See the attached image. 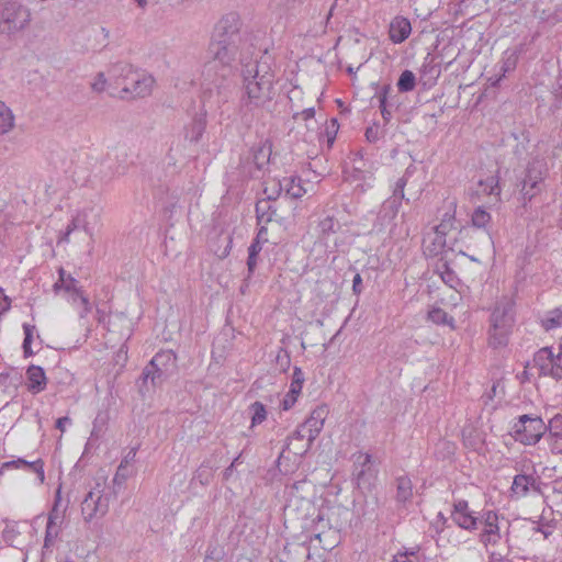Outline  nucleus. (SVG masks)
Returning <instances> with one entry per match:
<instances>
[{
    "instance_id": "nucleus-28",
    "label": "nucleus",
    "mask_w": 562,
    "mask_h": 562,
    "mask_svg": "<svg viewBox=\"0 0 562 562\" xmlns=\"http://www.w3.org/2000/svg\"><path fill=\"white\" fill-rule=\"evenodd\" d=\"M14 127V115L4 102L0 101V136L9 133Z\"/></svg>"
},
{
    "instance_id": "nucleus-25",
    "label": "nucleus",
    "mask_w": 562,
    "mask_h": 562,
    "mask_svg": "<svg viewBox=\"0 0 562 562\" xmlns=\"http://www.w3.org/2000/svg\"><path fill=\"white\" fill-rule=\"evenodd\" d=\"M133 72H134L133 67L125 63L115 64L109 69V76L111 79L115 80L116 86L122 85V82H120V79H122L124 82H126Z\"/></svg>"
},
{
    "instance_id": "nucleus-33",
    "label": "nucleus",
    "mask_w": 562,
    "mask_h": 562,
    "mask_svg": "<svg viewBox=\"0 0 562 562\" xmlns=\"http://www.w3.org/2000/svg\"><path fill=\"white\" fill-rule=\"evenodd\" d=\"M416 86V77L413 71L404 70L396 83V87L400 92H409L415 89Z\"/></svg>"
},
{
    "instance_id": "nucleus-59",
    "label": "nucleus",
    "mask_w": 562,
    "mask_h": 562,
    "mask_svg": "<svg viewBox=\"0 0 562 562\" xmlns=\"http://www.w3.org/2000/svg\"><path fill=\"white\" fill-rule=\"evenodd\" d=\"M401 204H402V202H401V201H398V200H396V199H392V198H390V199H387V200L385 201L384 206H385L386 209H389V210L391 211L392 215L394 216V215H396V214H397V212H398V210H400Z\"/></svg>"
},
{
    "instance_id": "nucleus-11",
    "label": "nucleus",
    "mask_w": 562,
    "mask_h": 562,
    "mask_svg": "<svg viewBox=\"0 0 562 562\" xmlns=\"http://www.w3.org/2000/svg\"><path fill=\"white\" fill-rule=\"evenodd\" d=\"M543 181L542 165L539 161H532L526 169V176L522 181L521 194L524 202H530L540 193V184Z\"/></svg>"
},
{
    "instance_id": "nucleus-17",
    "label": "nucleus",
    "mask_w": 562,
    "mask_h": 562,
    "mask_svg": "<svg viewBox=\"0 0 562 562\" xmlns=\"http://www.w3.org/2000/svg\"><path fill=\"white\" fill-rule=\"evenodd\" d=\"M282 191L292 199H300L306 193L301 179L295 176L284 177L282 180L274 182L276 196H279Z\"/></svg>"
},
{
    "instance_id": "nucleus-48",
    "label": "nucleus",
    "mask_w": 562,
    "mask_h": 562,
    "mask_svg": "<svg viewBox=\"0 0 562 562\" xmlns=\"http://www.w3.org/2000/svg\"><path fill=\"white\" fill-rule=\"evenodd\" d=\"M106 82L108 80L105 78V75L103 72H98L93 81L91 82V89L94 92L101 93L105 90Z\"/></svg>"
},
{
    "instance_id": "nucleus-15",
    "label": "nucleus",
    "mask_w": 562,
    "mask_h": 562,
    "mask_svg": "<svg viewBox=\"0 0 562 562\" xmlns=\"http://www.w3.org/2000/svg\"><path fill=\"white\" fill-rule=\"evenodd\" d=\"M484 529L480 535V541L487 547L488 544H496L501 540L498 516L493 510H487L482 516Z\"/></svg>"
},
{
    "instance_id": "nucleus-30",
    "label": "nucleus",
    "mask_w": 562,
    "mask_h": 562,
    "mask_svg": "<svg viewBox=\"0 0 562 562\" xmlns=\"http://www.w3.org/2000/svg\"><path fill=\"white\" fill-rule=\"evenodd\" d=\"M427 317H428V319L430 322H432L436 325H448L451 328L454 327V325H453V323H454L453 317L449 316L448 313L446 311H443L442 308H440V307H432L428 312V316Z\"/></svg>"
},
{
    "instance_id": "nucleus-26",
    "label": "nucleus",
    "mask_w": 562,
    "mask_h": 562,
    "mask_svg": "<svg viewBox=\"0 0 562 562\" xmlns=\"http://www.w3.org/2000/svg\"><path fill=\"white\" fill-rule=\"evenodd\" d=\"M307 487H310V482H307L306 479H303L293 483H286L284 486V493L291 502L292 498H304Z\"/></svg>"
},
{
    "instance_id": "nucleus-58",
    "label": "nucleus",
    "mask_w": 562,
    "mask_h": 562,
    "mask_svg": "<svg viewBox=\"0 0 562 562\" xmlns=\"http://www.w3.org/2000/svg\"><path fill=\"white\" fill-rule=\"evenodd\" d=\"M379 137H380V135H379V127L376 125L369 126L366 130V138H367L368 142L375 143L379 139Z\"/></svg>"
},
{
    "instance_id": "nucleus-5",
    "label": "nucleus",
    "mask_w": 562,
    "mask_h": 562,
    "mask_svg": "<svg viewBox=\"0 0 562 562\" xmlns=\"http://www.w3.org/2000/svg\"><path fill=\"white\" fill-rule=\"evenodd\" d=\"M177 371V355L172 350L157 352L143 370V379L154 386L161 385Z\"/></svg>"
},
{
    "instance_id": "nucleus-13",
    "label": "nucleus",
    "mask_w": 562,
    "mask_h": 562,
    "mask_svg": "<svg viewBox=\"0 0 562 562\" xmlns=\"http://www.w3.org/2000/svg\"><path fill=\"white\" fill-rule=\"evenodd\" d=\"M353 458V480L358 486L370 484L374 477L372 456L370 453L357 452Z\"/></svg>"
},
{
    "instance_id": "nucleus-44",
    "label": "nucleus",
    "mask_w": 562,
    "mask_h": 562,
    "mask_svg": "<svg viewBox=\"0 0 562 562\" xmlns=\"http://www.w3.org/2000/svg\"><path fill=\"white\" fill-rule=\"evenodd\" d=\"M272 3L285 11V12H293L297 10L306 0H271Z\"/></svg>"
},
{
    "instance_id": "nucleus-56",
    "label": "nucleus",
    "mask_w": 562,
    "mask_h": 562,
    "mask_svg": "<svg viewBox=\"0 0 562 562\" xmlns=\"http://www.w3.org/2000/svg\"><path fill=\"white\" fill-rule=\"evenodd\" d=\"M314 116H315V109L314 108H307V109H304L301 112H296V113L293 114V119L294 120L302 119L304 121L312 120Z\"/></svg>"
},
{
    "instance_id": "nucleus-16",
    "label": "nucleus",
    "mask_w": 562,
    "mask_h": 562,
    "mask_svg": "<svg viewBox=\"0 0 562 562\" xmlns=\"http://www.w3.org/2000/svg\"><path fill=\"white\" fill-rule=\"evenodd\" d=\"M26 390L36 395L46 390L47 376L44 369L40 366L31 364L25 372Z\"/></svg>"
},
{
    "instance_id": "nucleus-38",
    "label": "nucleus",
    "mask_w": 562,
    "mask_h": 562,
    "mask_svg": "<svg viewBox=\"0 0 562 562\" xmlns=\"http://www.w3.org/2000/svg\"><path fill=\"white\" fill-rule=\"evenodd\" d=\"M479 184H480V187L483 188V192L487 195H499L501 194L497 176L487 177L485 180H481L479 182Z\"/></svg>"
},
{
    "instance_id": "nucleus-32",
    "label": "nucleus",
    "mask_w": 562,
    "mask_h": 562,
    "mask_svg": "<svg viewBox=\"0 0 562 562\" xmlns=\"http://www.w3.org/2000/svg\"><path fill=\"white\" fill-rule=\"evenodd\" d=\"M541 325L546 330L562 327V311L560 308L549 311L541 319Z\"/></svg>"
},
{
    "instance_id": "nucleus-1",
    "label": "nucleus",
    "mask_w": 562,
    "mask_h": 562,
    "mask_svg": "<svg viewBox=\"0 0 562 562\" xmlns=\"http://www.w3.org/2000/svg\"><path fill=\"white\" fill-rule=\"evenodd\" d=\"M212 59L202 71L203 102L210 106L221 108L232 94L233 63L236 59L238 44L213 40L209 46Z\"/></svg>"
},
{
    "instance_id": "nucleus-40",
    "label": "nucleus",
    "mask_w": 562,
    "mask_h": 562,
    "mask_svg": "<svg viewBox=\"0 0 562 562\" xmlns=\"http://www.w3.org/2000/svg\"><path fill=\"white\" fill-rule=\"evenodd\" d=\"M547 428V437L546 438H552L554 436H561L562 437V415L557 414L554 415L548 424H546Z\"/></svg>"
},
{
    "instance_id": "nucleus-10",
    "label": "nucleus",
    "mask_w": 562,
    "mask_h": 562,
    "mask_svg": "<svg viewBox=\"0 0 562 562\" xmlns=\"http://www.w3.org/2000/svg\"><path fill=\"white\" fill-rule=\"evenodd\" d=\"M154 85L155 78L151 75L134 70L122 87V92L132 98H146L151 94Z\"/></svg>"
},
{
    "instance_id": "nucleus-49",
    "label": "nucleus",
    "mask_w": 562,
    "mask_h": 562,
    "mask_svg": "<svg viewBox=\"0 0 562 562\" xmlns=\"http://www.w3.org/2000/svg\"><path fill=\"white\" fill-rule=\"evenodd\" d=\"M267 232V228L265 226H261L259 228V232L257 234V237L251 241L248 252L259 256L260 251L262 250V245L260 243V236Z\"/></svg>"
},
{
    "instance_id": "nucleus-27",
    "label": "nucleus",
    "mask_w": 562,
    "mask_h": 562,
    "mask_svg": "<svg viewBox=\"0 0 562 562\" xmlns=\"http://www.w3.org/2000/svg\"><path fill=\"white\" fill-rule=\"evenodd\" d=\"M58 280L54 284V291L63 289L66 292L75 293V289H79L77 286L78 281L72 278L70 274H66V271L63 267L58 269Z\"/></svg>"
},
{
    "instance_id": "nucleus-62",
    "label": "nucleus",
    "mask_w": 562,
    "mask_h": 562,
    "mask_svg": "<svg viewBox=\"0 0 562 562\" xmlns=\"http://www.w3.org/2000/svg\"><path fill=\"white\" fill-rule=\"evenodd\" d=\"M453 229V227L449 226L448 224H443V223H439L438 225H436L434 228H432V232L436 233V234H439L441 236H447V234Z\"/></svg>"
},
{
    "instance_id": "nucleus-21",
    "label": "nucleus",
    "mask_w": 562,
    "mask_h": 562,
    "mask_svg": "<svg viewBox=\"0 0 562 562\" xmlns=\"http://www.w3.org/2000/svg\"><path fill=\"white\" fill-rule=\"evenodd\" d=\"M278 196L273 194H268L267 199L259 200L256 203V217L258 224L265 223L268 224L272 221L276 215L277 210L272 206L271 201L276 200Z\"/></svg>"
},
{
    "instance_id": "nucleus-34",
    "label": "nucleus",
    "mask_w": 562,
    "mask_h": 562,
    "mask_svg": "<svg viewBox=\"0 0 562 562\" xmlns=\"http://www.w3.org/2000/svg\"><path fill=\"white\" fill-rule=\"evenodd\" d=\"M518 57L515 53L509 54L507 57H505L499 67V77L492 82V86H497L503 77L506 76L507 72L513 71L517 66Z\"/></svg>"
},
{
    "instance_id": "nucleus-31",
    "label": "nucleus",
    "mask_w": 562,
    "mask_h": 562,
    "mask_svg": "<svg viewBox=\"0 0 562 562\" xmlns=\"http://www.w3.org/2000/svg\"><path fill=\"white\" fill-rule=\"evenodd\" d=\"M23 331H24V340H23V344H22V349H23V357L24 358H30L32 356H34V351L32 350V342H33V339H34V335L36 334V327L35 325H31V324H26L24 323L23 324Z\"/></svg>"
},
{
    "instance_id": "nucleus-45",
    "label": "nucleus",
    "mask_w": 562,
    "mask_h": 562,
    "mask_svg": "<svg viewBox=\"0 0 562 562\" xmlns=\"http://www.w3.org/2000/svg\"><path fill=\"white\" fill-rule=\"evenodd\" d=\"M66 228L70 233L75 232L78 228H83L86 232H89L86 216H82L80 213H77L75 216H72L71 221L68 223Z\"/></svg>"
},
{
    "instance_id": "nucleus-14",
    "label": "nucleus",
    "mask_w": 562,
    "mask_h": 562,
    "mask_svg": "<svg viewBox=\"0 0 562 562\" xmlns=\"http://www.w3.org/2000/svg\"><path fill=\"white\" fill-rule=\"evenodd\" d=\"M328 415V407L326 405H321L314 408L310 415V417L305 420L303 424L305 428H307V448L304 450L306 451L312 442L316 439V437L319 435V432L323 429L324 422L327 418Z\"/></svg>"
},
{
    "instance_id": "nucleus-53",
    "label": "nucleus",
    "mask_w": 562,
    "mask_h": 562,
    "mask_svg": "<svg viewBox=\"0 0 562 562\" xmlns=\"http://www.w3.org/2000/svg\"><path fill=\"white\" fill-rule=\"evenodd\" d=\"M137 450H138V447L132 448L127 452V454L122 459V461L119 465H124V467H126V469H132L131 465L135 462Z\"/></svg>"
},
{
    "instance_id": "nucleus-9",
    "label": "nucleus",
    "mask_w": 562,
    "mask_h": 562,
    "mask_svg": "<svg viewBox=\"0 0 562 562\" xmlns=\"http://www.w3.org/2000/svg\"><path fill=\"white\" fill-rule=\"evenodd\" d=\"M241 20L237 12L223 15L215 25L213 40L233 42L238 44L240 40Z\"/></svg>"
},
{
    "instance_id": "nucleus-57",
    "label": "nucleus",
    "mask_w": 562,
    "mask_h": 562,
    "mask_svg": "<svg viewBox=\"0 0 562 562\" xmlns=\"http://www.w3.org/2000/svg\"><path fill=\"white\" fill-rule=\"evenodd\" d=\"M299 395L296 394H292L290 391L286 393V395L284 396L282 403H281V406L284 411H288L290 409L296 402V398H297Z\"/></svg>"
},
{
    "instance_id": "nucleus-29",
    "label": "nucleus",
    "mask_w": 562,
    "mask_h": 562,
    "mask_svg": "<svg viewBox=\"0 0 562 562\" xmlns=\"http://www.w3.org/2000/svg\"><path fill=\"white\" fill-rule=\"evenodd\" d=\"M133 475V469H126L124 465H119L115 475L112 480L113 488L110 491L113 496H116L119 491L124 486L126 480Z\"/></svg>"
},
{
    "instance_id": "nucleus-19",
    "label": "nucleus",
    "mask_w": 562,
    "mask_h": 562,
    "mask_svg": "<svg viewBox=\"0 0 562 562\" xmlns=\"http://www.w3.org/2000/svg\"><path fill=\"white\" fill-rule=\"evenodd\" d=\"M412 32V25L408 19L404 16H395L390 24V38L393 43L400 44L404 42Z\"/></svg>"
},
{
    "instance_id": "nucleus-64",
    "label": "nucleus",
    "mask_w": 562,
    "mask_h": 562,
    "mask_svg": "<svg viewBox=\"0 0 562 562\" xmlns=\"http://www.w3.org/2000/svg\"><path fill=\"white\" fill-rule=\"evenodd\" d=\"M60 530H61V525L47 524L45 532H47L49 536H54L55 538H58Z\"/></svg>"
},
{
    "instance_id": "nucleus-23",
    "label": "nucleus",
    "mask_w": 562,
    "mask_h": 562,
    "mask_svg": "<svg viewBox=\"0 0 562 562\" xmlns=\"http://www.w3.org/2000/svg\"><path fill=\"white\" fill-rule=\"evenodd\" d=\"M435 271L439 273L441 280L450 288L454 289L460 284V280L457 273L451 269L449 262L443 258L438 260Z\"/></svg>"
},
{
    "instance_id": "nucleus-63",
    "label": "nucleus",
    "mask_w": 562,
    "mask_h": 562,
    "mask_svg": "<svg viewBox=\"0 0 562 562\" xmlns=\"http://www.w3.org/2000/svg\"><path fill=\"white\" fill-rule=\"evenodd\" d=\"M307 439V428H305V426L302 424L296 430L295 432L293 434L292 437H290L289 439L292 440V439H296V440H303V439Z\"/></svg>"
},
{
    "instance_id": "nucleus-6",
    "label": "nucleus",
    "mask_w": 562,
    "mask_h": 562,
    "mask_svg": "<svg viewBox=\"0 0 562 562\" xmlns=\"http://www.w3.org/2000/svg\"><path fill=\"white\" fill-rule=\"evenodd\" d=\"M112 497V493L105 487V481L97 482L81 502V514L85 521L89 522L105 516Z\"/></svg>"
},
{
    "instance_id": "nucleus-50",
    "label": "nucleus",
    "mask_w": 562,
    "mask_h": 562,
    "mask_svg": "<svg viewBox=\"0 0 562 562\" xmlns=\"http://www.w3.org/2000/svg\"><path fill=\"white\" fill-rule=\"evenodd\" d=\"M548 445H549V448H550V451L553 453V454H562V437L560 436H554L552 438H546Z\"/></svg>"
},
{
    "instance_id": "nucleus-35",
    "label": "nucleus",
    "mask_w": 562,
    "mask_h": 562,
    "mask_svg": "<svg viewBox=\"0 0 562 562\" xmlns=\"http://www.w3.org/2000/svg\"><path fill=\"white\" fill-rule=\"evenodd\" d=\"M412 173H413V167L409 166L405 170L404 175L397 179L394 190H393V194L391 196L392 199H396L401 202L405 199L404 189H405L408 178L412 176Z\"/></svg>"
},
{
    "instance_id": "nucleus-52",
    "label": "nucleus",
    "mask_w": 562,
    "mask_h": 562,
    "mask_svg": "<svg viewBox=\"0 0 562 562\" xmlns=\"http://www.w3.org/2000/svg\"><path fill=\"white\" fill-rule=\"evenodd\" d=\"M277 363L280 366V369L285 372L290 367V356L285 350H280L277 355Z\"/></svg>"
},
{
    "instance_id": "nucleus-42",
    "label": "nucleus",
    "mask_w": 562,
    "mask_h": 562,
    "mask_svg": "<svg viewBox=\"0 0 562 562\" xmlns=\"http://www.w3.org/2000/svg\"><path fill=\"white\" fill-rule=\"evenodd\" d=\"M59 492L57 493L55 504L48 514L47 524L61 525L64 521V510L59 508Z\"/></svg>"
},
{
    "instance_id": "nucleus-4",
    "label": "nucleus",
    "mask_w": 562,
    "mask_h": 562,
    "mask_svg": "<svg viewBox=\"0 0 562 562\" xmlns=\"http://www.w3.org/2000/svg\"><path fill=\"white\" fill-rule=\"evenodd\" d=\"M546 434V423L533 414L520 415L512 428L514 439L524 446L537 445Z\"/></svg>"
},
{
    "instance_id": "nucleus-7",
    "label": "nucleus",
    "mask_w": 562,
    "mask_h": 562,
    "mask_svg": "<svg viewBox=\"0 0 562 562\" xmlns=\"http://www.w3.org/2000/svg\"><path fill=\"white\" fill-rule=\"evenodd\" d=\"M31 21L30 10L18 1L5 2L0 11V33L14 34Z\"/></svg>"
},
{
    "instance_id": "nucleus-43",
    "label": "nucleus",
    "mask_w": 562,
    "mask_h": 562,
    "mask_svg": "<svg viewBox=\"0 0 562 562\" xmlns=\"http://www.w3.org/2000/svg\"><path fill=\"white\" fill-rule=\"evenodd\" d=\"M304 383V373L299 367H294L293 375H292V382L290 385V392L292 394L299 395L302 391Z\"/></svg>"
},
{
    "instance_id": "nucleus-24",
    "label": "nucleus",
    "mask_w": 562,
    "mask_h": 562,
    "mask_svg": "<svg viewBox=\"0 0 562 562\" xmlns=\"http://www.w3.org/2000/svg\"><path fill=\"white\" fill-rule=\"evenodd\" d=\"M271 143L266 140L257 148H254L252 160L258 169H262L270 161L271 156Z\"/></svg>"
},
{
    "instance_id": "nucleus-12",
    "label": "nucleus",
    "mask_w": 562,
    "mask_h": 562,
    "mask_svg": "<svg viewBox=\"0 0 562 562\" xmlns=\"http://www.w3.org/2000/svg\"><path fill=\"white\" fill-rule=\"evenodd\" d=\"M450 518L459 528L467 531L476 530L480 521L474 512L470 509L469 503L465 499H456L453 502Z\"/></svg>"
},
{
    "instance_id": "nucleus-51",
    "label": "nucleus",
    "mask_w": 562,
    "mask_h": 562,
    "mask_svg": "<svg viewBox=\"0 0 562 562\" xmlns=\"http://www.w3.org/2000/svg\"><path fill=\"white\" fill-rule=\"evenodd\" d=\"M417 555L415 551L398 552L394 555L393 562H416Z\"/></svg>"
},
{
    "instance_id": "nucleus-41",
    "label": "nucleus",
    "mask_w": 562,
    "mask_h": 562,
    "mask_svg": "<svg viewBox=\"0 0 562 562\" xmlns=\"http://www.w3.org/2000/svg\"><path fill=\"white\" fill-rule=\"evenodd\" d=\"M321 234L324 237L329 236L330 234H334L337 232L339 224L333 216H326L323 218L318 224Z\"/></svg>"
},
{
    "instance_id": "nucleus-37",
    "label": "nucleus",
    "mask_w": 562,
    "mask_h": 562,
    "mask_svg": "<svg viewBox=\"0 0 562 562\" xmlns=\"http://www.w3.org/2000/svg\"><path fill=\"white\" fill-rule=\"evenodd\" d=\"M391 90H392L391 86L385 85L381 88V90L378 93L379 108L381 110L382 117H383L384 122H386V123L390 122V120L392 117L391 112L386 109L387 94Z\"/></svg>"
},
{
    "instance_id": "nucleus-61",
    "label": "nucleus",
    "mask_w": 562,
    "mask_h": 562,
    "mask_svg": "<svg viewBox=\"0 0 562 562\" xmlns=\"http://www.w3.org/2000/svg\"><path fill=\"white\" fill-rule=\"evenodd\" d=\"M441 223L443 224H448L449 226L454 227V223H456V216H454V210H449L447 211L443 215H442V218L440 221Z\"/></svg>"
},
{
    "instance_id": "nucleus-2",
    "label": "nucleus",
    "mask_w": 562,
    "mask_h": 562,
    "mask_svg": "<svg viewBox=\"0 0 562 562\" xmlns=\"http://www.w3.org/2000/svg\"><path fill=\"white\" fill-rule=\"evenodd\" d=\"M241 111H252L271 101L274 76L266 64L257 60L241 61Z\"/></svg>"
},
{
    "instance_id": "nucleus-54",
    "label": "nucleus",
    "mask_w": 562,
    "mask_h": 562,
    "mask_svg": "<svg viewBox=\"0 0 562 562\" xmlns=\"http://www.w3.org/2000/svg\"><path fill=\"white\" fill-rule=\"evenodd\" d=\"M56 540L57 538L45 532L44 544L42 549L43 557H45L47 553H52Z\"/></svg>"
},
{
    "instance_id": "nucleus-36",
    "label": "nucleus",
    "mask_w": 562,
    "mask_h": 562,
    "mask_svg": "<svg viewBox=\"0 0 562 562\" xmlns=\"http://www.w3.org/2000/svg\"><path fill=\"white\" fill-rule=\"evenodd\" d=\"M492 220L491 214L482 206L476 207L471 216L473 226L477 228H485Z\"/></svg>"
},
{
    "instance_id": "nucleus-20",
    "label": "nucleus",
    "mask_w": 562,
    "mask_h": 562,
    "mask_svg": "<svg viewBox=\"0 0 562 562\" xmlns=\"http://www.w3.org/2000/svg\"><path fill=\"white\" fill-rule=\"evenodd\" d=\"M530 488L535 491L540 490L538 480L533 475L517 474L514 476L510 490L515 495L524 497L529 493Z\"/></svg>"
},
{
    "instance_id": "nucleus-39",
    "label": "nucleus",
    "mask_w": 562,
    "mask_h": 562,
    "mask_svg": "<svg viewBox=\"0 0 562 562\" xmlns=\"http://www.w3.org/2000/svg\"><path fill=\"white\" fill-rule=\"evenodd\" d=\"M250 412L252 413L251 416V426H256L261 424L267 418V411L265 405L261 402H255L249 407Z\"/></svg>"
},
{
    "instance_id": "nucleus-46",
    "label": "nucleus",
    "mask_w": 562,
    "mask_h": 562,
    "mask_svg": "<svg viewBox=\"0 0 562 562\" xmlns=\"http://www.w3.org/2000/svg\"><path fill=\"white\" fill-rule=\"evenodd\" d=\"M74 294L80 300V304L82 306V311L80 312V317L85 318L92 310L91 303L81 288L75 289Z\"/></svg>"
},
{
    "instance_id": "nucleus-8",
    "label": "nucleus",
    "mask_w": 562,
    "mask_h": 562,
    "mask_svg": "<svg viewBox=\"0 0 562 562\" xmlns=\"http://www.w3.org/2000/svg\"><path fill=\"white\" fill-rule=\"evenodd\" d=\"M535 366L539 369V374L551 376L559 381L562 380V356L560 351L554 353L551 347L539 349L533 356Z\"/></svg>"
},
{
    "instance_id": "nucleus-18",
    "label": "nucleus",
    "mask_w": 562,
    "mask_h": 562,
    "mask_svg": "<svg viewBox=\"0 0 562 562\" xmlns=\"http://www.w3.org/2000/svg\"><path fill=\"white\" fill-rule=\"evenodd\" d=\"M447 239L445 236L432 231L425 235L423 239V250L427 257H438L446 251Z\"/></svg>"
},
{
    "instance_id": "nucleus-60",
    "label": "nucleus",
    "mask_w": 562,
    "mask_h": 562,
    "mask_svg": "<svg viewBox=\"0 0 562 562\" xmlns=\"http://www.w3.org/2000/svg\"><path fill=\"white\" fill-rule=\"evenodd\" d=\"M363 291L362 278L359 273H356L352 280V292L356 295H360Z\"/></svg>"
},
{
    "instance_id": "nucleus-47",
    "label": "nucleus",
    "mask_w": 562,
    "mask_h": 562,
    "mask_svg": "<svg viewBox=\"0 0 562 562\" xmlns=\"http://www.w3.org/2000/svg\"><path fill=\"white\" fill-rule=\"evenodd\" d=\"M204 132V123L199 121H193L191 124V134H187V137H190L191 142H198Z\"/></svg>"
},
{
    "instance_id": "nucleus-3",
    "label": "nucleus",
    "mask_w": 562,
    "mask_h": 562,
    "mask_svg": "<svg viewBox=\"0 0 562 562\" xmlns=\"http://www.w3.org/2000/svg\"><path fill=\"white\" fill-rule=\"evenodd\" d=\"M487 344L494 349L509 342L516 323V301L513 295H502L490 308Z\"/></svg>"
},
{
    "instance_id": "nucleus-22",
    "label": "nucleus",
    "mask_w": 562,
    "mask_h": 562,
    "mask_svg": "<svg viewBox=\"0 0 562 562\" xmlns=\"http://www.w3.org/2000/svg\"><path fill=\"white\" fill-rule=\"evenodd\" d=\"M396 495L395 499L398 504L405 505L412 501L413 483L409 476L401 475L395 479Z\"/></svg>"
},
{
    "instance_id": "nucleus-55",
    "label": "nucleus",
    "mask_w": 562,
    "mask_h": 562,
    "mask_svg": "<svg viewBox=\"0 0 562 562\" xmlns=\"http://www.w3.org/2000/svg\"><path fill=\"white\" fill-rule=\"evenodd\" d=\"M257 259H258L257 255L248 252V258H247V270H248V273H247L246 280L250 279L251 276L254 274V272L256 270V267H257V263H258Z\"/></svg>"
}]
</instances>
